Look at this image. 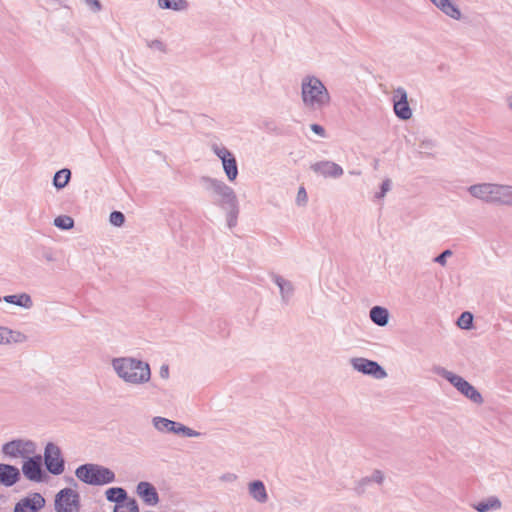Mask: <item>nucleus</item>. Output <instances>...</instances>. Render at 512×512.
Listing matches in <instances>:
<instances>
[{
    "label": "nucleus",
    "instance_id": "obj_33",
    "mask_svg": "<svg viewBox=\"0 0 512 512\" xmlns=\"http://www.w3.org/2000/svg\"><path fill=\"white\" fill-rule=\"evenodd\" d=\"M295 202H296L297 206H300V207L306 206V204L308 202V196H307V192L303 186H301L298 189Z\"/></svg>",
    "mask_w": 512,
    "mask_h": 512
},
{
    "label": "nucleus",
    "instance_id": "obj_22",
    "mask_svg": "<svg viewBox=\"0 0 512 512\" xmlns=\"http://www.w3.org/2000/svg\"><path fill=\"white\" fill-rule=\"evenodd\" d=\"M472 507L477 512H495L501 510L503 504L498 496L491 495L472 504Z\"/></svg>",
    "mask_w": 512,
    "mask_h": 512
},
{
    "label": "nucleus",
    "instance_id": "obj_16",
    "mask_svg": "<svg viewBox=\"0 0 512 512\" xmlns=\"http://www.w3.org/2000/svg\"><path fill=\"white\" fill-rule=\"evenodd\" d=\"M311 170L325 178H338L343 175L342 167L332 161H319L311 165Z\"/></svg>",
    "mask_w": 512,
    "mask_h": 512
},
{
    "label": "nucleus",
    "instance_id": "obj_4",
    "mask_svg": "<svg viewBox=\"0 0 512 512\" xmlns=\"http://www.w3.org/2000/svg\"><path fill=\"white\" fill-rule=\"evenodd\" d=\"M467 191L483 203L512 207V185L482 182L469 186Z\"/></svg>",
    "mask_w": 512,
    "mask_h": 512
},
{
    "label": "nucleus",
    "instance_id": "obj_13",
    "mask_svg": "<svg viewBox=\"0 0 512 512\" xmlns=\"http://www.w3.org/2000/svg\"><path fill=\"white\" fill-rule=\"evenodd\" d=\"M392 102L394 113L398 118L401 120H408L412 117V109L408 103L407 92L403 87L394 89Z\"/></svg>",
    "mask_w": 512,
    "mask_h": 512
},
{
    "label": "nucleus",
    "instance_id": "obj_21",
    "mask_svg": "<svg viewBox=\"0 0 512 512\" xmlns=\"http://www.w3.org/2000/svg\"><path fill=\"white\" fill-rule=\"evenodd\" d=\"M430 2L451 19L460 20L462 18L459 7L452 0H430Z\"/></svg>",
    "mask_w": 512,
    "mask_h": 512
},
{
    "label": "nucleus",
    "instance_id": "obj_20",
    "mask_svg": "<svg viewBox=\"0 0 512 512\" xmlns=\"http://www.w3.org/2000/svg\"><path fill=\"white\" fill-rule=\"evenodd\" d=\"M20 479V471L17 467L9 464H0V483L11 487Z\"/></svg>",
    "mask_w": 512,
    "mask_h": 512
},
{
    "label": "nucleus",
    "instance_id": "obj_32",
    "mask_svg": "<svg viewBox=\"0 0 512 512\" xmlns=\"http://www.w3.org/2000/svg\"><path fill=\"white\" fill-rule=\"evenodd\" d=\"M109 221L112 225L120 227L124 224L125 216L120 211H114L110 214Z\"/></svg>",
    "mask_w": 512,
    "mask_h": 512
},
{
    "label": "nucleus",
    "instance_id": "obj_38",
    "mask_svg": "<svg viewBox=\"0 0 512 512\" xmlns=\"http://www.w3.org/2000/svg\"><path fill=\"white\" fill-rule=\"evenodd\" d=\"M84 2L93 12H99L102 9L99 0H84Z\"/></svg>",
    "mask_w": 512,
    "mask_h": 512
},
{
    "label": "nucleus",
    "instance_id": "obj_15",
    "mask_svg": "<svg viewBox=\"0 0 512 512\" xmlns=\"http://www.w3.org/2000/svg\"><path fill=\"white\" fill-rule=\"evenodd\" d=\"M44 505V497L40 493H33L17 502L14 512H39Z\"/></svg>",
    "mask_w": 512,
    "mask_h": 512
},
{
    "label": "nucleus",
    "instance_id": "obj_18",
    "mask_svg": "<svg viewBox=\"0 0 512 512\" xmlns=\"http://www.w3.org/2000/svg\"><path fill=\"white\" fill-rule=\"evenodd\" d=\"M247 491L251 499L258 504H265L269 500L265 484L261 480H253L247 484Z\"/></svg>",
    "mask_w": 512,
    "mask_h": 512
},
{
    "label": "nucleus",
    "instance_id": "obj_1",
    "mask_svg": "<svg viewBox=\"0 0 512 512\" xmlns=\"http://www.w3.org/2000/svg\"><path fill=\"white\" fill-rule=\"evenodd\" d=\"M201 183L204 189L214 197V203L226 212L228 227H235L239 214V205L234 190L225 182L208 176L202 177Z\"/></svg>",
    "mask_w": 512,
    "mask_h": 512
},
{
    "label": "nucleus",
    "instance_id": "obj_29",
    "mask_svg": "<svg viewBox=\"0 0 512 512\" xmlns=\"http://www.w3.org/2000/svg\"><path fill=\"white\" fill-rule=\"evenodd\" d=\"M114 512H139L138 504L134 499H128L115 504Z\"/></svg>",
    "mask_w": 512,
    "mask_h": 512
},
{
    "label": "nucleus",
    "instance_id": "obj_7",
    "mask_svg": "<svg viewBox=\"0 0 512 512\" xmlns=\"http://www.w3.org/2000/svg\"><path fill=\"white\" fill-rule=\"evenodd\" d=\"M37 445L30 439H14L2 446V453L4 456L14 459L23 458L27 459L36 454Z\"/></svg>",
    "mask_w": 512,
    "mask_h": 512
},
{
    "label": "nucleus",
    "instance_id": "obj_44",
    "mask_svg": "<svg viewBox=\"0 0 512 512\" xmlns=\"http://www.w3.org/2000/svg\"><path fill=\"white\" fill-rule=\"evenodd\" d=\"M350 174H352V175H359L360 172L351 171Z\"/></svg>",
    "mask_w": 512,
    "mask_h": 512
},
{
    "label": "nucleus",
    "instance_id": "obj_11",
    "mask_svg": "<svg viewBox=\"0 0 512 512\" xmlns=\"http://www.w3.org/2000/svg\"><path fill=\"white\" fill-rule=\"evenodd\" d=\"M55 509L57 512H79V494L71 488L60 490L55 498Z\"/></svg>",
    "mask_w": 512,
    "mask_h": 512
},
{
    "label": "nucleus",
    "instance_id": "obj_42",
    "mask_svg": "<svg viewBox=\"0 0 512 512\" xmlns=\"http://www.w3.org/2000/svg\"><path fill=\"white\" fill-rule=\"evenodd\" d=\"M159 374L161 378L167 379L169 377V367L167 365H162Z\"/></svg>",
    "mask_w": 512,
    "mask_h": 512
},
{
    "label": "nucleus",
    "instance_id": "obj_24",
    "mask_svg": "<svg viewBox=\"0 0 512 512\" xmlns=\"http://www.w3.org/2000/svg\"><path fill=\"white\" fill-rule=\"evenodd\" d=\"M3 299L9 304H14L25 309H30L33 306L32 298L27 293L7 295Z\"/></svg>",
    "mask_w": 512,
    "mask_h": 512
},
{
    "label": "nucleus",
    "instance_id": "obj_14",
    "mask_svg": "<svg viewBox=\"0 0 512 512\" xmlns=\"http://www.w3.org/2000/svg\"><path fill=\"white\" fill-rule=\"evenodd\" d=\"M22 472L24 476L34 482L42 480V457L41 455H32L25 459L22 465Z\"/></svg>",
    "mask_w": 512,
    "mask_h": 512
},
{
    "label": "nucleus",
    "instance_id": "obj_6",
    "mask_svg": "<svg viewBox=\"0 0 512 512\" xmlns=\"http://www.w3.org/2000/svg\"><path fill=\"white\" fill-rule=\"evenodd\" d=\"M76 477L89 485H105L115 480L114 472L98 464H83L75 471Z\"/></svg>",
    "mask_w": 512,
    "mask_h": 512
},
{
    "label": "nucleus",
    "instance_id": "obj_30",
    "mask_svg": "<svg viewBox=\"0 0 512 512\" xmlns=\"http://www.w3.org/2000/svg\"><path fill=\"white\" fill-rule=\"evenodd\" d=\"M54 225L62 230H69L74 226V220L67 215H61L54 219Z\"/></svg>",
    "mask_w": 512,
    "mask_h": 512
},
{
    "label": "nucleus",
    "instance_id": "obj_41",
    "mask_svg": "<svg viewBox=\"0 0 512 512\" xmlns=\"http://www.w3.org/2000/svg\"><path fill=\"white\" fill-rule=\"evenodd\" d=\"M433 147H434V143L431 140H424L420 144V149L421 150H428V149H431Z\"/></svg>",
    "mask_w": 512,
    "mask_h": 512
},
{
    "label": "nucleus",
    "instance_id": "obj_25",
    "mask_svg": "<svg viewBox=\"0 0 512 512\" xmlns=\"http://www.w3.org/2000/svg\"><path fill=\"white\" fill-rule=\"evenodd\" d=\"M273 281L279 287L282 299L287 301L294 290L292 283L279 275H273Z\"/></svg>",
    "mask_w": 512,
    "mask_h": 512
},
{
    "label": "nucleus",
    "instance_id": "obj_17",
    "mask_svg": "<svg viewBox=\"0 0 512 512\" xmlns=\"http://www.w3.org/2000/svg\"><path fill=\"white\" fill-rule=\"evenodd\" d=\"M138 496L150 506H155L159 502V496L156 488L149 482L141 481L136 487Z\"/></svg>",
    "mask_w": 512,
    "mask_h": 512
},
{
    "label": "nucleus",
    "instance_id": "obj_36",
    "mask_svg": "<svg viewBox=\"0 0 512 512\" xmlns=\"http://www.w3.org/2000/svg\"><path fill=\"white\" fill-rule=\"evenodd\" d=\"M452 251L447 249L434 258V262L440 264L441 266H445L447 263V258L452 256Z\"/></svg>",
    "mask_w": 512,
    "mask_h": 512
},
{
    "label": "nucleus",
    "instance_id": "obj_3",
    "mask_svg": "<svg viewBox=\"0 0 512 512\" xmlns=\"http://www.w3.org/2000/svg\"><path fill=\"white\" fill-rule=\"evenodd\" d=\"M300 98L303 107L309 111H321L331 103V95L323 81L313 74L301 78Z\"/></svg>",
    "mask_w": 512,
    "mask_h": 512
},
{
    "label": "nucleus",
    "instance_id": "obj_28",
    "mask_svg": "<svg viewBox=\"0 0 512 512\" xmlns=\"http://www.w3.org/2000/svg\"><path fill=\"white\" fill-rule=\"evenodd\" d=\"M105 495L108 501L114 502L115 504L127 500V492L121 487L109 488L106 490Z\"/></svg>",
    "mask_w": 512,
    "mask_h": 512
},
{
    "label": "nucleus",
    "instance_id": "obj_5",
    "mask_svg": "<svg viewBox=\"0 0 512 512\" xmlns=\"http://www.w3.org/2000/svg\"><path fill=\"white\" fill-rule=\"evenodd\" d=\"M433 372L446 379L459 393L475 404H482L484 399L481 393L463 377L447 370L442 366H435Z\"/></svg>",
    "mask_w": 512,
    "mask_h": 512
},
{
    "label": "nucleus",
    "instance_id": "obj_40",
    "mask_svg": "<svg viewBox=\"0 0 512 512\" xmlns=\"http://www.w3.org/2000/svg\"><path fill=\"white\" fill-rule=\"evenodd\" d=\"M310 129L317 135L325 137V129L319 124H311Z\"/></svg>",
    "mask_w": 512,
    "mask_h": 512
},
{
    "label": "nucleus",
    "instance_id": "obj_34",
    "mask_svg": "<svg viewBox=\"0 0 512 512\" xmlns=\"http://www.w3.org/2000/svg\"><path fill=\"white\" fill-rule=\"evenodd\" d=\"M392 182L390 179H385L380 187V192L376 193L375 197L378 199H382L385 197L387 192L391 190Z\"/></svg>",
    "mask_w": 512,
    "mask_h": 512
},
{
    "label": "nucleus",
    "instance_id": "obj_9",
    "mask_svg": "<svg viewBox=\"0 0 512 512\" xmlns=\"http://www.w3.org/2000/svg\"><path fill=\"white\" fill-rule=\"evenodd\" d=\"M349 363L355 371L374 379L382 380L387 377L386 370L376 361L364 357H353Z\"/></svg>",
    "mask_w": 512,
    "mask_h": 512
},
{
    "label": "nucleus",
    "instance_id": "obj_2",
    "mask_svg": "<svg viewBox=\"0 0 512 512\" xmlns=\"http://www.w3.org/2000/svg\"><path fill=\"white\" fill-rule=\"evenodd\" d=\"M111 367L120 380L131 386H142L151 380L149 363L133 356L115 357Z\"/></svg>",
    "mask_w": 512,
    "mask_h": 512
},
{
    "label": "nucleus",
    "instance_id": "obj_27",
    "mask_svg": "<svg viewBox=\"0 0 512 512\" xmlns=\"http://www.w3.org/2000/svg\"><path fill=\"white\" fill-rule=\"evenodd\" d=\"M71 179V171L63 168L57 171L53 177V185L56 189L60 190L67 186Z\"/></svg>",
    "mask_w": 512,
    "mask_h": 512
},
{
    "label": "nucleus",
    "instance_id": "obj_19",
    "mask_svg": "<svg viewBox=\"0 0 512 512\" xmlns=\"http://www.w3.org/2000/svg\"><path fill=\"white\" fill-rule=\"evenodd\" d=\"M27 339V335L19 330L0 326V345L21 344L26 342Z\"/></svg>",
    "mask_w": 512,
    "mask_h": 512
},
{
    "label": "nucleus",
    "instance_id": "obj_10",
    "mask_svg": "<svg viewBox=\"0 0 512 512\" xmlns=\"http://www.w3.org/2000/svg\"><path fill=\"white\" fill-rule=\"evenodd\" d=\"M44 463L47 470L53 475H60L64 472L65 462L60 448L49 442L44 449Z\"/></svg>",
    "mask_w": 512,
    "mask_h": 512
},
{
    "label": "nucleus",
    "instance_id": "obj_8",
    "mask_svg": "<svg viewBox=\"0 0 512 512\" xmlns=\"http://www.w3.org/2000/svg\"><path fill=\"white\" fill-rule=\"evenodd\" d=\"M153 427L160 433H173L185 437H198L200 433L168 418L155 416L152 418Z\"/></svg>",
    "mask_w": 512,
    "mask_h": 512
},
{
    "label": "nucleus",
    "instance_id": "obj_26",
    "mask_svg": "<svg viewBox=\"0 0 512 512\" xmlns=\"http://www.w3.org/2000/svg\"><path fill=\"white\" fill-rule=\"evenodd\" d=\"M158 7L165 10L184 11L188 8L187 0H157Z\"/></svg>",
    "mask_w": 512,
    "mask_h": 512
},
{
    "label": "nucleus",
    "instance_id": "obj_39",
    "mask_svg": "<svg viewBox=\"0 0 512 512\" xmlns=\"http://www.w3.org/2000/svg\"><path fill=\"white\" fill-rule=\"evenodd\" d=\"M237 475L234 473H225L220 477V480L227 483H232L237 480Z\"/></svg>",
    "mask_w": 512,
    "mask_h": 512
},
{
    "label": "nucleus",
    "instance_id": "obj_31",
    "mask_svg": "<svg viewBox=\"0 0 512 512\" xmlns=\"http://www.w3.org/2000/svg\"><path fill=\"white\" fill-rule=\"evenodd\" d=\"M473 324V315L470 312H463L457 320V325L461 329H470Z\"/></svg>",
    "mask_w": 512,
    "mask_h": 512
},
{
    "label": "nucleus",
    "instance_id": "obj_35",
    "mask_svg": "<svg viewBox=\"0 0 512 512\" xmlns=\"http://www.w3.org/2000/svg\"><path fill=\"white\" fill-rule=\"evenodd\" d=\"M370 482L381 485L384 482L385 476L381 470H374L368 475Z\"/></svg>",
    "mask_w": 512,
    "mask_h": 512
},
{
    "label": "nucleus",
    "instance_id": "obj_12",
    "mask_svg": "<svg viewBox=\"0 0 512 512\" xmlns=\"http://www.w3.org/2000/svg\"><path fill=\"white\" fill-rule=\"evenodd\" d=\"M212 151L221 160L223 170L229 181H234L238 176V166L234 155L224 146L212 145Z\"/></svg>",
    "mask_w": 512,
    "mask_h": 512
},
{
    "label": "nucleus",
    "instance_id": "obj_43",
    "mask_svg": "<svg viewBox=\"0 0 512 512\" xmlns=\"http://www.w3.org/2000/svg\"><path fill=\"white\" fill-rule=\"evenodd\" d=\"M507 108L512 112V94L505 98Z\"/></svg>",
    "mask_w": 512,
    "mask_h": 512
},
{
    "label": "nucleus",
    "instance_id": "obj_23",
    "mask_svg": "<svg viewBox=\"0 0 512 512\" xmlns=\"http://www.w3.org/2000/svg\"><path fill=\"white\" fill-rule=\"evenodd\" d=\"M369 316L371 321L380 327L386 326L389 322V312L386 308L381 306L372 307Z\"/></svg>",
    "mask_w": 512,
    "mask_h": 512
},
{
    "label": "nucleus",
    "instance_id": "obj_37",
    "mask_svg": "<svg viewBox=\"0 0 512 512\" xmlns=\"http://www.w3.org/2000/svg\"><path fill=\"white\" fill-rule=\"evenodd\" d=\"M372 482H370L369 480V477L368 476H365L363 478H361L357 483H356V486H355V490L358 492V493H364L367 486L369 484H371Z\"/></svg>",
    "mask_w": 512,
    "mask_h": 512
}]
</instances>
